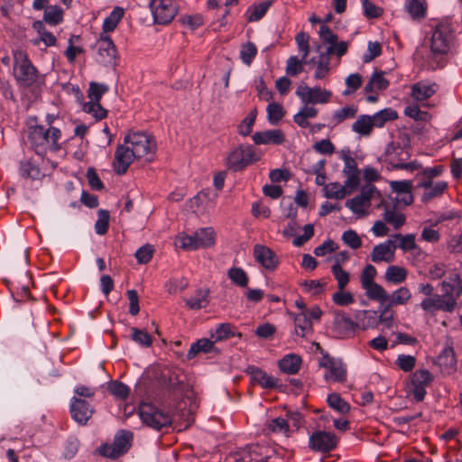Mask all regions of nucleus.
<instances>
[{
    "label": "nucleus",
    "mask_w": 462,
    "mask_h": 462,
    "mask_svg": "<svg viewBox=\"0 0 462 462\" xmlns=\"http://www.w3.org/2000/svg\"><path fill=\"white\" fill-rule=\"evenodd\" d=\"M426 43L430 51L425 55H421L425 66L430 69L443 68L447 61V56L455 46L454 32L450 25L439 23L432 30Z\"/></svg>",
    "instance_id": "f257e3e1"
},
{
    "label": "nucleus",
    "mask_w": 462,
    "mask_h": 462,
    "mask_svg": "<svg viewBox=\"0 0 462 462\" xmlns=\"http://www.w3.org/2000/svg\"><path fill=\"white\" fill-rule=\"evenodd\" d=\"M60 149V146H26L24 153L30 158L21 162L20 175L26 179L42 180L45 174L42 172L40 165L44 168L57 167L58 162L53 160V154Z\"/></svg>",
    "instance_id": "f03ea898"
},
{
    "label": "nucleus",
    "mask_w": 462,
    "mask_h": 462,
    "mask_svg": "<svg viewBox=\"0 0 462 462\" xmlns=\"http://www.w3.org/2000/svg\"><path fill=\"white\" fill-rule=\"evenodd\" d=\"M13 76L16 84L23 88L34 86L38 82L40 74L28 54L24 51L15 50L13 51Z\"/></svg>",
    "instance_id": "7ed1b4c3"
},
{
    "label": "nucleus",
    "mask_w": 462,
    "mask_h": 462,
    "mask_svg": "<svg viewBox=\"0 0 462 462\" xmlns=\"http://www.w3.org/2000/svg\"><path fill=\"white\" fill-rule=\"evenodd\" d=\"M216 234L211 227L199 228L192 235L179 234L175 238V245L186 251L197 250L212 246L215 244Z\"/></svg>",
    "instance_id": "20e7f679"
},
{
    "label": "nucleus",
    "mask_w": 462,
    "mask_h": 462,
    "mask_svg": "<svg viewBox=\"0 0 462 462\" xmlns=\"http://www.w3.org/2000/svg\"><path fill=\"white\" fill-rule=\"evenodd\" d=\"M381 199V193L372 183H366L361 187L360 193L353 199L346 201V207L357 217H365L373 200Z\"/></svg>",
    "instance_id": "39448f33"
},
{
    "label": "nucleus",
    "mask_w": 462,
    "mask_h": 462,
    "mask_svg": "<svg viewBox=\"0 0 462 462\" xmlns=\"http://www.w3.org/2000/svg\"><path fill=\"white\" fill-rule=\"evenodd\" d=\"M138 413L141 420L145 425L156 430L170 426L172 421L169 411L159 409L152 403H141Z\"/></svg>",
    "instance_id": "423d86ee"
},
{
    "label": "nucleus",
    "mask_w": 462,
    "mask_h": 462,
    "mask_svg": "<svg viewBox=\"0 0 462 462\" xmlns=\"http://www.w3.org/2000/svg\"><path fill=\"white\" fill-rule=\"evenodd\" d=\"M133 433L129 430H119L111 444H103L98 452L102 457L116 459L125 454L132 446Z\"/></svg>",
    "instance_id": "0eeeda50"
},
{
    "label": "nucleus",
    "mask_w": 462,
    "mask_h": 462,
    "mask_svg": "<svg viewBox=\"0 0 462 462\" xmlns=\"http://www.w3.org/2000/svg\"><path fill=\"white\" fill-rule=\"evenodd\" d=\"M261 152L254 146H238L227 157V165L234 171H240L248 164L257 162Z\"/></svg>",
    "instance_id": "6e6552de"
},
{
    "label": "nucleus",
    "mask_w": 462,
    "mask_h": 462,
    "mask_svg": "<svg viewBox=\"0 0 462 462\" xmlns=\"http://www.w3.org/2000/svg\"><path fill=\"white\" fill-rule=\"evenodd\" d=\"M296 96L300 99L303 105H325L328 104L331 97L332 92L320 87H309L300 84L296 91Z\"/></svg>",
    "instance_id": "1a4fd4ad"
},
{
    "label": "nucleus",
    "mask_w": 462,
    "mask_h": 462,
    "mask_svg": "<svg viewBox=\"0 0 462 462\" xmlns=\"http://www.w3.org/2000/svg\"><path fill=\"white\" fill-rule=\"evenodd\" d=\"M410 148L411 146H387L385 151L387 160L393 168L411 171L419 169L420 164L416 161L407 162L411 156Z\"/></svg>",
    "instance_id": "9d476101"
},
{
    "label": "nucleus",
    "mask_w": 462,
    "mask_h": 462,
    "mask_svg": "<svg viewBox=\"0 0 462 462\" xmlns=\"http://www.w3.org/2000/svg\"><path fill=\"white\" fill-rule=\"evenodd\" d=\"M319 365L326 370L324 374L326 382L345 383L346 381V368L340 360L326 354L319 360Z\"/></svg>",
    "instance_id": "9b49d317"
},
{
    "label": "nucleus",
    "mask_w": 462,
    "mask_h": 462,
    "mask_svg": "<svg viewBox=\"0 0 462 462\" xmlns=\"http://www.w3.org/2000/svg\"><path fill=\"white\" fill-rule=\"evenodd\" d=\"M149 5L153 21L158 24L169 23L178 13L173 0H151Z\"/></svg>",
    "instance_id": "f8f14e48"
},
{
    "label": "nucleus",
    "mask_w": 462,
    "mask_h": 462,
    "mask_svg": "<svg viewBox=\"0 0 462 462\" xmlns=\"http://www.w3.org/2000/svg\"><path fill=\"white\" fill-rule=\"evenodd\" d=\"M456 306L457 302L449 294H432L420 302V308L427 312H452Z\"/></svg>",
    "instance_id": "ddd939ff"
},
{
    "label": "nucleus",
    "mask_w": 462,
    "mask_h": 462,
    "mask_svg": "<svg viewBox=\"0 0 462 462\" xmlns=\"http://www.w3.org/2000/svg\"><path fill=\"white\" fill-rule=\"evenodd\" d=\"M309 446L317 452H329L337 446V439L331 432L318 430L310 437Z\"/></svg>",
    "instance_id": "4468645a"
},
{
    "label": "nucleus",
    "mask_w": 462,
    "mask_h": 462,
    "mask_svg": "<svg viewBox=\"0 0 462 462\" xmlns=\"http://www.w3.org/2000/svg\"><path fill=\"white\" fill-rule=\"evenodd\" d=\"M253 254L255 261L268 272H274L280 263L278 255L265 245H255Z\"/></svg>",
    "instance_id": "2eb2a0df"
},
{
    "label": "nucleus",
    "mask_w": 462,
    "mask_h": 462,
    "mask_svg": "<svg viewBox=\"0 0 462 462\" xmlns=\"http://www.w3.org/2000/svg\"><path fill=\"white\" fill-rule=\"evenodd\" d=\"M139 151L131 150L128 146H117L115 153L114 168L117 174L126 172L135 157H141Z\"/></svg>",
    "instance_id": "dca6fc26"
},
{
    "label": "nucleus",
    "mask_w": 462,
    "mask_h": 462,
    "mask_svg": "<svg viewBox=\"0 0 462 462\" xmlns=\"http://www.w3.org/2000/svg\"><path fill=\"white\" fill-rule=\"evenodd\" d=\"M98 60L105 65H111L116 58V48L107 34L101 33L97 42Z\"/></svg>",
    "instance_id": "f3484780"
},
{
    "label": "nucleus",
    "mask_w": 462,
    "mask_h": 462,
    "mask_svg": "<svg viewBox=\"0 0 462 462\" xmlns=\"http://www.w3.org/2000/svg\"><path fill=\"white\" fill-rule=\"evenodd\" d=\"M432 380L430 373L427 369H420L412 374L411 386L412 393L417 402L423 401L426 394V386L430 384Z\"/></svg>",
    "instance_id": "a211bd4d"
},
{
    "label": "nucleus",
    "mask_w": 462,
    "mask_h": 462,
    "mask_svg": "<svg viewBox=\"0 0 462 462\" xmlns=\"http://www.w3.org/2000/svg\"><path fill=\"white\" fill-rule=\"evenodd\" d=\"M93 411V408L87 401L77 397L71 399L70 413L78 423L85 425L91 418Z\"/></svg>",
    "instance_id": "6ab92c4d"
},
{
    "label": "nucleus",
    "mask_w": 462,
    "mask_h": 462,
    "mask_svg": "<svg viewBox=\"0 0 462 462\" xmlns=\"http://www.w3.org/2000/svg\"><path fill=\"white\" fill-rule=\"evenodd\" d=\"M397 245L392 240H386L375 245L371 254V260L374 263L385 262L390 263L394 259V253Z\"/></svg>",
    "instance_id": "aec40b11"
},
{
    "label": "nucleus",
    "mask_w": 462,
    "mask_h": 462,
    "mask_svg": "<svg viewBox=\"0 0 462 462\" xmlns=\"http://www.w3.org/2000/svg\"><path fill=\"white\" fill-rule=\"evenodd\" d=\"M245 373L250 375L253 384H258L264 389H272L278 385L277 379L256 366H248Z\"/></svg>",
    "instance_id": "412c9836"
},
{
    "label": "nucleus",
    "mask_w": 462,
    "mask_h": 462,
    "mask_svg": "<svg viewBox=\"0 0 462 462\" xmlns=\"http://www.w3.org/2000/svg\"><path fill=\"white\" fill-rule=\"evenodd\" d=\"M379 324V315L373 310H359L356 314L355 326L356 329L367 330L374 328Z\"/></svg>",
    "instance_id": "4be33fe9"
},
{
    "label": "nucleus",
    "mask_w": 462,
    "mask_h": 462,
    "mask_svg": "<svg viewBox=\"0 0 462 462\" xmlns=\"http://www.w3.org/2000/svg\"><path fill=\"white\" fill-rule=\"evenodd\" d=\"M356 331L355 321L342 315L337 316L333 324V332L337 337L346 338L354 337Z\"/></svg>",
    "instance_id": "5701e85b"
},
{
    "label": "nucleus",
    "mask_w": 462,
    "mask_h": 462,
    "mask_svg": "<svg viewBox=\"0 0 462 462\" xmlns=\"http://www.w3.org/2000/svg\"><path fill=\"white\" fill-rule=\"evenodd\" d=\"M390 187L397 194V201H402L405 206H409L413 202L411 181L392 180L390 181Z\"/></svg>",
    "instance_id": "b1692460"
},
{
    "label": "nucleus",
    "mask_w": 462,
    "mask_h": 462,
    "mask_svg": "<svg viewBox=\"0 0 462 462\" xmlns=\"http://www.w3.org/2000/svg\"><path fill=\"white\" fill-rule=\"evenodd\" d=\"M443 294H449L457 303V299L462 295V281L457 273H452L440 282Z\"/></svg>",
    "instance_id": "393cba45"
},
{
    "label": "nucleus",
    "mask_w": 462,
    "mask_h": 462,
    "mask_svg": "<svg viewBox=\"0 0 462 462\" xmlns=\"http://www.w3.org/2000/svg\"><path fill=\"white\" fill-rule=\"evenodd\" d=\"M437 363L442 373L451 374L457 371V357L452 346H446L438 356Z\"/></svg>",
    "instance_id": "a878e982"
},
{
    "label": "nucleus",
    "mask_w": 462,
    "mask_h": 462,
    "mask_svg": "<svg viewBox=\"0 0 462 462\" xmlns=\"http://www.w3.org/2000/svg\"><path fill=\"white\" fill-rule=\"evenodd\" d=\"M411 299V291L403 286L393 291L391 294L388 293L387 301L384 303V315L389 313V309L397 305H405Z\"/></svg>",
    "instance_id": "bb28decb"
},
{
    "label": "nucleus",
    "mask_w": 462,
    "mask_h": 462,
    "mask_svg": "<svg viewBox=\"0 0 462 462\" xmlns=\"http://www.w3.org/2000/svg\"><path fill=\"white\" fill-rule=\"evenodd\" d=\"M382 205L384 208V211L383 213V221L393 226V227L395 230L401 228L405 224V215L402 212L397 210L394 206L390 207L389 205H386L383 201H382Z\"/></svg>",
    "instance_id": "cd10ccee"
},
{
    "label": "nucleus",
    "mask_w": 462,
    "mask_h": 462,
    "mask_svg": "<svg viewBox=\"0 0 462 462\" xmlns=\"http://www.w3.org/2000/svg\"><path fill=\"white\" fill-rule=\"evenodd\" d=\"M253 140L254 144H281L284 141V136L281 130H267L255 133Z\"/></svg>",
    "instance_id": "c85d7f7f"
},
{
    "label": "nucleus",
    "mask_w": 462,
    "mask_h": 462,
    "mask_svg": "<svg viewBox=\"0 0 462 462\" xmlns=\"http://www.w3.org/2000/svg\"><path fill=\"white\" fill-rule=\"evenodd\" d=\"M309 63L315 68L316 79H323L329 72L330 58L325 52H320L317 58H311Z\"/></svg>",
    "instance_id": "c756f323"
},
{
    "label": "nucleus",
    "mask_w": 462,
    "mask_h": 462,
    "mask_svg": "<svg viewBox=\"0 0 462 462\" xmlns=\"http://www.w3.org/2000/svg\"><path fill=\"white\" fill-rule=\"evenodd\" d=\"M272 5V1H263L251 5L245 11V16L248 23H254L261 20Z\"/></svg>",
    "instance_id": "7c9ffc66"
},
{
    "label": "nucleus",
    "mask_w": 462,
    "mask_h": 462,
    "mask_svg": "<svg viewBox=\"0 0 462 462\" xmlns=\"http://www.w3.org/2000/svg\"><path fill=\"white\" fill-rule=\"evenodd\" d=\"M437 91L436 84L418 82L411 88V97L418 101H424L432 97Z\"/></svg>",
    "instance_id": "2f4dec72"
},
{
    "label": "nucleus",
    "mask_w": 462,
    "mask_h": 462,
    "mask_svg": "<svg viewBox=\"0 0 462 462\" xmlns=\"http://www.w3.org/2000/svg\"><path fill=\"white\" fill-rule=\"evenodd\" d=\"M351 128L354 133L361 136H369L375 126L371 116L362 115L356 118Z\"/></svg>",
    "instance_id": "473e14b6"
},
{
    "label": "nucleus",
    "mask_w": 462,
    "mask_h": 462,
    "mask_svg": "<svg viewBox=\"0 0 462 462\" xmlns=\"http://www.w3.org/2000/svg\"><path fill=\"white\" fill-rule=\"evenodd\" d=\"M125 14L124 8L120 6H116L111 11L109 15L105 18L103 24H102V33L106 34L108 32H111L116 30L118 23L122 20L123 16Z\"/></svg>",
    "instance_id": "72a5a7b5"
},
{
    "label": "nucleus",
    "mask_w": 462,
    "mask_h": 462,
    "mask_svg": "<svg viewBox=\"0 0 462 462\" xmlns=\"http://www.w3.org/2000/svg\"><path fill=\"white\" fill-rule=\"evenodd\" d=\"M301 365V358L293 354L286 355L279 361V368L282 372L288 374H295L299 372Z\"/></svg>",
    "instance_id": "f704fd0d"
},
{
    "label": "nucleus",
    "mask_w": 462,
    "mask_h": 462,
    "mask_svg": "<svg viewBox=\"0 0 462 462\" xmlns=\"http://www.w3.org/2000/svg\"><path fill=\"white\" fill-rule=\"evenodd\" d=\"M448 189V182L445 180L435 181L430 188L423 189L420 199L427 203L435 198L441 197Z\"/></svg>",
    "instance_id": "c9c22d12"
},
{
    "label": "nucleus",
    "mask_w": 462,
    "mask_h": 462,
    "mask_svg": "<svg viewBox=\"0 0 462 462\" xmlns=\"http://www.w3.org/2000/svg\"><path fill=\"white\" fill-rule=\"evenodd\" d=\"M371 116L374 121V125L375 126V128H382L388 122H392L397 119L398 113L392 107H386L374 113Z\"/></svg>",
    "instance_id": "e433bc0d"
},
{
    "label": "nucleus",
    "mask_w": 462,
    "mask_h": 462,
    "mask_svg": "<svg viewBox=\"0 0 462 462\" xmlns=\"http://www.w3.org/2000/svg\"><path fill=\"white\" fill-rule=\"evenodd\" d=\"M363 289L365 290V294L370 300H376L382 305L387 301L388 293L380 284L372 282L363 286Z\"/></svg>",
    "instance_id": "4c0bfd02"
},
{
    "label": "nucleus",
    "mask_w": 462,
    "mask_h": 462,
    "mask_svg": "<svg viewBox=\"0 0 462 462\" xmlns=\"http://www.w3.org/2000/svg\"><path fill=\"white\" fill-rule=\"evenodd\" d=\"M125 144H152L154 138L146 131H130L124 138Z\"/></svg>",
    "instance_id": "58836bf2"
},
{
    "label": "nucleus",
    "mask_w": 462,
    "mask_h": 462,
    "mask_svg": "<svg viewBox=\"0 0 462 462\" xmlns=\"http://www.w3.org/2000/svg\"><path fill=\"white\" fill-rule=\"evenodd\" d=\"M407 276V270L399 265L388 266L384 273L385 281L393 284H399L405 282Z\"/></svg>",
    "instance_id": "ea45409f"
},
{
    "label": "nucleus",
    "mask_w": 462,
    "mask_h": 462,
    "mask_svg": "<svg viewBox=\"0 0 462 462\" xmlns=\"http://www.w3.org/2000/svg\"><path fill=\"white\" fill-rule=\"evenodd\" d=\"M214 341L212 339L201 338L191 344L188 351V359L194 358L199 353H210L214 350Z\"/></svg>",
    "instance_id": "a19ab883"
},
{
    "label": "nucleus",
    "mask_w": 462,
    "mask_h": 462,
    "mask_svg": "<svg viewBox=\"0 0 462 462\" xmlns=\"http://www.w3.org/2000/svg\"><path fill=\"white\" fill-rule=\"evenodd\" d=\"M389 81L384 78L383 72H374L365 87V92H378L388 88Z\"/></svg>",
    "instance_id": "79ce46f5"
},
{
    "label": "nucleus",
    "mask_w": 462,
    "mask_h": 462,
    "mask_svg": "<svg viewBox=\"0 0 462 462\" xmlns=\"http://www.w3.org/2000/svg\"><path fill=\"white\" fill-rule=\"evenodd\" d=\"M293 320L295 326V333L301 337L312 332V321L303 315L302 312L293 314Z\"/></svg>",
    "instance_id": "37998d69"
},
{
    "label": "nucleus",
    "mask_w": 462,
    "mask_h": 462,
    "mask_svg": "<svg viewBox=\"0 0 462 462\" xmlns=\"http://www.w3.org/2000/svg\"><path fill=\"white\" fill-rule=\"evenodd\" d=\"M357 113V106L355 105L346 106L333 112L330 123L338 125L346 119L354 118Z\"/></svg>",
    "instance_id": "c03bdc74"
},
{
    "label": "nucleus",
    "mask_w": 462,
    "mask_h": 462,
    "mask_svg": "<svg viewBox=\"0 0 462 462\" xmlns=\"http://www.w3.org/2000/svg\"><path fill=\"white\" fill-rule=\"evenodd\" d=\"M405 7L413 19H422L426 16V0H409L406 2Z\"/></svg>",
    "instance_id": "a18cd8bd"
},
{
    "label": "nucleus",
    "mask_w": 462,
    "mask_h": 462,
    "mask_svg": "<svg viewBox=\"0 0 462 462\" xmlns=\"http://www.w3.org/2000/svg\"><path fill=\"white\" fill-rule=\"evenodd\" d=\"M43 20L51 24L57 25L63 20V10L58 5L45 6Z\"/></svg>",
    "instance_id": "49530a36"
},
{
    "label": "nucleus",
    "mask_w": 462,
    "mask_h": 462,
    "mask_svg": "<svg viewBox=\"0 0 462 462\" xmlns=\"http://www.w3.org/2000/svg\"><path fill=\"white\" fill-rule=\"evenodd\" d=\"M186 306L191 310H200L205 308L208 303V291L204 290H198L189 299L185 300Z\"/></svg>",
    "instance_id": "de8ad7c7"
},
{
    "label": "nucleus",
    "mask_w": 462,
    "mask_h": 462,
    "mask_svg": "<svg viewBox=\"0 0 462 462\" xmlns=\"http://www.w3.org/2000/svg\"><path fill=\"white\" fill-rule=\"evenodd\" d=\"M82 110L92 116L96 121H99L106 117L107 110L105 109L100 103L88 101L83 103Z\"/></svg>",
    "instance_id": "09e8293b"
},
{
    "label": "nucleus",
    "mask_w": 462,
    "mask_h": 462,
    "mask_svg": "<svg viewBox=\"0 0 462 462\" xmlns=\"http://www.w3.org/2000/svg\"><path fill=\"white\" fill-rule=\"evenodd\" d=\"M325 197L328 199H342L347 194V190L344 185L337 182H331L324 187Z\"/></svg>",
    "instance_id": "8fccbe9b"
},
{
    "label": "nucleus",
    "mask_w": 462,
    "mask_h": 462,
    "mask_svg": "<svg viewBox=\"0 0 462 462\" xmlns=\"http://www.w3.org/2000/svg\"><path fill=\"white\" fill-rule=\"evenodd\" d=\"M327 402L330 408L341 414H346L350 410L349 404L336 393L328 394Z\"/></svg>",
    "instance_id": "3c124183"
},
{
    "label": "nucleus",
    "mask_w": 462,
    "mask_h": 462,
    "mask_svg": "<svg viewBox=\"0 0 462 462\" xmlns=\"http://www.w3.org/2000/svg\"><path fill=\"white\" fill-rule=\"evenodd\" d=\"M257 54V47L252 42L243 44L240 49L239 57L242 62L247 66L251 65Z\"/></svg>",
    "instance_id": "603ef678"
},
{
    "label": "nucleus",
    "mask_w": 462,
    "mask_h": 462,
    "mask_svg": "<svg viewBox=\"0 0 462 462\" xmlns=\"http://www.w3.org/2000/svg\"><path fill=\"white\" fill-rule=\"evenodd\" d=\"M266 112L267 119L273 125L280 122L285 115L283 106L281 104L275 102H271L268 104Z\"/></svg>",
    "instance_id": "864d4df0"
},
{
    "label": "nucleus",
    "mask_w": 462,
    "mask_h": 462,
    "mask_svg": "<svg viewBox=\"0 0 462 462\" xmlns=\"http://www.w3.org/2000/svg\"><path fill=\"white\" fill-rule=\"evenodd\" d=\"M130 337L136 344L143 347H149L152 346V338L145 330L133 327L130 328Z\"/></svg>",
    "instance_id": "5fc2aeb1"
},
{
    "label": "nucleus",
    "mask_w": 462,
    "mask_h": 462,
    "mask_svg": "<svg viewBox=\"0 0 462 462\" xmlns=\"http://www.w3.org/2000/svg\"><path fill=\"white\" fill-rule=\"evenodd\" d=\"M305 60L301 57L291 56L286 61V74L291 77L298 76L303 71Z\"/></svg>",
    "instance_id": "6e6d98bb"
},
{
    "label": "nucleus",
    "mask_w": 462,
    "mask_h": 462,
    "mask_svg": "<svg viewBox=\"0 0 462 462\" xmlns=\"http://www.w3.org/2000/svg\"><path fill=\"white\" fill-rule=\"evenodd\" d=\"M108 87L106 84L97 82H90L88 90V97L89 101L100 103L102 97L108 91Z\"/></svg>",
    "instance_id": "4d7b16f0"
},
{
    "label": "nucleus",
    "mask_w": 462,
    "mask_h": 462,
    "mask_svg": "<svg viewBox=\"0 0 462 462\" xmlns=\"http://www.w3.org/2000/svg\"><path fill=\"white\" fill-rule=\"evenodd\" d=\"M107 389L113 396L120 400H126L130 393V388L119 381H112Z\"/></svg>",
    "instance_id": "13d9d810"
},
{
    "label": "nucleus",
    "mask_w": 462,
    "mask_h": 462,
    "mask_svg": "<svg viewBox=\"0 0 462 462\" xmlns=\"http://www.w3.org/2000/svg\"><path fill=\"white\" fill-rule=\"evenodd\" d=\"M227 275L231 282L239 287H246L248 284V276L240 267L229 269Z\"/></svg>",
    "instance_id": "bf43d9fd"
},
{
    "label": "nucleus",
    "mask_w": 462,
    "mask_h": 462,
    "mask_svg": "<svg viewBox=\"0 0 462 462\" xmlns=\"http://www.w3.org/2000/svg\"><path fill=\"white\" fill-rule=\"evenodd\" d=\"M331 271L337 282L338 289H345L349 282V273L343 270L338 260H337L336 263L333 264Z\"/></svg>",
    "instance_id": "052dcab7"
},
{
    "label": "nucleus",
    "mask_w": 462,
    "mask_h": 462,
    "mask_svg": "<svg viewBox=\"0 0 462 462\" xmlns=\"http://www.w3.org/2000/svg\"><path fill=\"white\" fill-rule=\"evenodd\" d=\"M232 336H234V333L231 330V325L229 323H222L211 332V339L215 343L227 339Z\"/></svg>",
    "instance_id": "680f3d73"
},
{
    "label": "nucleus",
    "mask_w": 462,
    "mask_h": 462,
    "mask_svg": "<svg viewBox=\"0 0 462 462\" xmlns=\"http://www.w3.org/2000/svg\"><path fill=\"white\" fill-rule=\"evenodd\" d=\"M98 218L95 224L96 233L98 235L106 234L109 227V212L105 209H99L97 212Z\"/></svg>",
    "instance_id": "e2e57ef3"
},
{
    "label": "nucleus",
    "mask_w": 462,
    "mask_h": 462,
    "mask_svg": "<svg viewBox=\"0 0 462 462\" xmlns=\"http://www.w3.org/2000/svg\"><path fill=\"white\" fill-rule=\"evenodd\" d=\"M298 51L306 60L310 53V35L307 32H300L295 36Z\"/></svg>",
    "instance_id": "0e129e2a"
},
{
    "label": "nucleus",
    "mask_w": 462,
    "mask_h": 462,
    "mask_svg": "<svg viewBox=\"0 0 462 462\" xmlns=\"http://www.w3.org/2000/svg\"><path fill=\"white\" fill-rule=\"evenodd\" d=\"M349 43L345 41L337 42L336 41V43L331 44L330 46H328L326 51H324L329 58L331 56H337V58H341L344 56L348 50Z\"/></svg>",
    "instance_id": "69168bd1"
},
{
    "label": "nucleus",
    "mask_w": 462,
    "mask_h": 462,
    "mask_svg": "<svg viewBox=\"0 0 462 462\" xmlns=\"http://www.w3.org/2000/svg\"><path fill=\"white\" fill-rule=\"evenodd\" d=\"M256 115H257L256 109L250 111V113L245 116V118L238 125V133L241 135L246 136L251 134L253 126L255 122Z\"/></svg>",
    "instance_id": "338daca9"
},
{
    "label": "nucleus",
    "mask_w": 462,
    "mask_h": 462,
    "mask_svg": "<svg viewBox=\"0 0 462 462\" xmlns=\"http://www.w3.org/2000/svg\"><path fill=\"white\" fill-rule=\"evenodd\" d=\"M46 129L42 125H33L29 128V139L32 144H43L45 143Z\"/></svg>",
    "instance_id": "774afa93"
}]
</instances>
